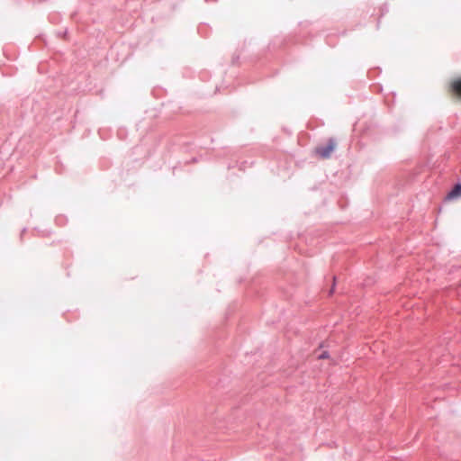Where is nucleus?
Instances as JSON below:
<instances>
[{
    "label": "nucleus",
    "instance_id": "obj_1",
    "mask_svg": "<svg viewBox=\"0 0 461 461\" xmlns=\"http://www.w3.org/2000/svg\"><path fill=\"white\" fill-rule=\"evenodd\" d=\"M335 144L330 140L325 147L317 149V153L322 158H329L330 152L334 149Z\"/></svg>",
    "mask_w": 461,
    "mask_h": 461
},
{
    "label": "nucleus",
    "instance_id": "obj_2",
    "mask_svg": "<svg viewBox=\"0 0 461 461\" xmlns=\"http://www.w3.org/2000/svg\"><path fill=\"white\" fill-rule=\"evenodd\" d=\"M461 195V182L456 183L454 187L448 192L446 200H453Z\"/></svg>",
    "mask_w": 461,
    "mask_h": 461
},
{
    "label": "nucleus",
    "instance_id": "obj_3",
    "mask_svg": "<svg viewBox=\"0 0 461 461\" xmlns=\"http://www.w3.org/2000/svg\"><path fill=\"white\" fill-rule=\"evenodd\" d=\"M451 87L453 92L461 95V77L455 79L451 84Z\"/></svg>",
    "mask_w": 461,
    "mask_h": 461
},
{
    "label": "nucleus",
    "instance_id": "obj_4",
    "mask_svg": "<svg viewBox=\"0 0 461 461\" xmlns=\"http://www.w3.org/2000/svg\"><path fill=\"white\" fill-rule=\"evenodd\" d=\"M320 359H324L329 357V353L327 351H323L319 357Z\"/></svg>",
    "mask_w": 461,
    "mask_h": 461
},
{
    "label": "nucleus",
    "instance_id": "obj_5",
    "mask_svg": "<svg viewBox=\"0 0 461 461\" xmlns=\"http://www.w3.org/2000/svg\"><path fill=\"white\" fill-rule=\"evenodd\" d=\"M333 291H334V285L331 287V289H330V293L331 294V293H333Z\"/></svg>",
    "mask_w": 461,
    "mask_h": 461
}]
</instances>
